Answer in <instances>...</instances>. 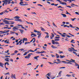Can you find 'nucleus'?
<instances>
[{
  "instance_id": "obj_1",
  "label": "nucleus",
  "mask_w": 79,
  "mask_h": 79,
  "mask_svg": "<svg viewBox=\"0 0 79 79\" xmlns=\"http://www.w3.org/2000/svg\"><path fill=\"white\" fill-rule=\"evenodd\" d=\"M71 48L72 49L70 48H69V49H68V51H69V52H72L73 51V53H74V54H76V52H77V50H75V49H74V48H73L71 47Z\"/></svg>"
},
{
  "instance_id": "obj_2",
  "label": "nucleus",
  "mask_w": 79,
  "mask_h": 79,
  "mask_svg": "<svg viewBox=\"0 0 79 79\" xmlns=\"http://www.w3.org/2000/svg\"><path fill=\"white\" fill-rule=\"evenodd\" d=\"M20 17H18V16H16L14 18H15V19H17V20H15L16 21H19V22H24V21H23L21 19H19Z\"/></svg>"
},
{
  "instance_id": "obj_3",
  "label": "nucleus",
  "mask_w": 79,
  "mask_h": 79,
  "mask_svg": "<svg viewBox=\"0 0 79 79\" xmlns=\"http://www.w3.org/2000/svg\"><path fill=\"white\" fill-rule=\"evenodd\" d=\"M19 27L18 26H15L12 28V29H13V31H16L17 30H19Z\"/></svg>"
},
{
  "instance_id": "obj_4",
  "label": "nucleus",
  "mask_w": 79,
  "mask_h": 79,
  "mask_svg": "<svg viewBox=\"0 0 79 79\" xmlns=\"http://www.w3.org/2000/svg\"><path fill=\"white\" fill-rule=\"evenodd\" d=\"M57 32L58 34H60V35H61V36H62V37H64L65 36H66V35H65L64 34H62L61 33H60V32H59V31H57Z\"/></svg>"
},
{
  "instance_id": "obj_5",
  "label": "nucleus",
  "mask_w": 79,
  "mask_h": 79,
  "mask_svg": "<svg viewBox=\"0 0 79 79\" xmlns=\"http://www.w3.org/2000/svg\"><path fill=\"white\" fill-rule=\"evenodd\" d=\"M61 73H62V71H60L58 73V75H59V76H57L56 77H58L59 76H60V77L61 76Z\"/></svg>"
},
{
  "instance_id": "obj_6",
  "label": "nucleus",
  "mask_w": 79,
  "mask_h": 79,
  "mask_svg": "<svg viewBox=\"0 0 79 79\" xmlns=\"http://www.w3.org/2000/svg\"><path fill=\"white\" fill-rule=\"evenodd\" d=\"M31 56V55H30V54H28L27 56H26L25 58H27V59H29V58H30V56Z\"/></svg>"
},
{
  "instance_id": "obj_7",
  "label": "nucleus",
  "mask_w": 79,
  "mask_h": 79,
  "mask_svg": "<svg viewBox=\"0 0 79 79\" xmlns=\"http://www.w3.org/2000/svg\"><path fill=\"white\" fill-rule=\"evenodd\" d=\"M33 40H34L33 41ZM33 41V43H35V38H33V39L30 41V42H32Z\"/></svg>"
},
{
  "instance_id": "obj_8",
  "label": "nucleus",
  "mask_w": 79,
  "mask_h": 79,
  "mask_svg": "<svg viewBox=\"0 0 79 79\" xmlns=\"http://www.w3.org/2000/svg\"><path fill=\"white\" fill-rule=\"evenodd\" d=\"M60 4H62V5H67V4H66V3L64 2H60Z\"/></svg>"
},
{
  "instance_id": "obj_9",
  "label": "nucleus",
  "mask_w": 79,
  "mask_h": 79,
  "mask_svg": "<svg viewBox=\"0 0 79 79\" xmlns=\"http://www.w3.org/2000/svg\"><path fill=\"white\" fill-rule=\"evenodd\" d=\"M39 56H35L34 57V58L35 60H36L37 61V60H38V58H39Z\"/></svg>"
},
{
  "instance_id": "obj_10",
  "label": "nucleus",
  "mask_w": 79,
  "mask_h": 79,
  "mask_svg": "<svg viewBox=\"0 0 79 79\" xmlns=\"http://www.w3.org/2000/svg\"><path fill=\"white\" fill-rule=\"evenodd\" d=\"M71 6H72V7H74V6H78L77 5H75L73 3L71 4Z\"/></svg>"
},
{
  "instance_id": "obj_11",
  "label": "nucleus",
  "mask_w": 79,
  "mask_h": 79,
  "mask_svg": "<svg viewBox=\"0 0 79 79\" xmlns=\"http://www.w3.org/2000/svg\"><path fill=\"white\" fill-rule=\"evenodd\" d=\"M19 31L20 32L21 34H23V32H24V30L21 29H19Z\"/></svg>"
},
{
  "instance_id": "obj_12",
  "label": "nucleus",
  "mask_w": 79,
  "mask_h": 79,
  "mask_svg": "<svg viewBox=\"0 0 79 79\" xmlns=\"http://www.w3.org/2000/svg\"><path fill=\"white\" fill-rule=\"evenodd\" d=\"M3 65H4V64H3L2 63H0V66H1V67L3 68Z\"/></svg>"
},
{
  "instance_id": "obj_13",
  "label": "nucleus",
  "mask_w": 79,
  "mask_h": 79,
  "mask_svg": "<svg viewBox=\"0 0 79 79\" xmlns=\"http://www.w3.org/2000/svg\"><path fill=\"white\" fill-rule=\"evenodd\" d=\"M62 63H65V64H72V63L70 62H68L66 61H63Z\"/></svg>"
},
{
  "instance_id": "obj_14",
  "label": "nucleus",
  "mask_w": 79,
  "mask_h": 79,
  "mask_svg": "<svg viewBox=\"0 0 79 79\" xmlns=\"http://www.w3.org/2000/svg\"><path fill=\"white\" fill-rule=\"evenodd\" d=\"M13 0H7V4H10V3H11V1H12Z\"/></svg>"
},
{
  "instance_id": "obj_15",
  "label": "nucleus",
  "mask_w": 79,
  "mask_h": 79,
  "mask_svg": "<svg viewBox=\"0 0 79 79\" xmlns=\"http://www.w3.org/2000/svg\"><path fill=\"white\" fill-rule=\"evenodd\" d=\"M52 36H50V39H53V37H54V36L55 35H54V34H53L52 33Z\"/></svg>"
},
{
  "instance_id": "obj_16",
  "label": "nucleus",
  "mask_w": 79,
  "mask_h": 79,
  "mask_svg": "<svg viewBox=\"0 0 79 79\" xmlns=\"http://www.w3.org/2000/svg\"><path fill=\"white\" fill-rule=\"evenodd\" d=\"M61 15L63 16L64 18H66V14H61Z\"/></svg>"
},
{
  "instance_id": "obj_17",
  "label": "nucleus",
  "mask_w": 79,
  "mask_h": 79,
  "mask_svg": "<svg viewBox=\"0 0 79 79\" xmlns=\"http://www.w3.org/2000/svg\"><path fill=\"white\" fill-rule=\"evenodd\" d=\"M26 23H27V24H31L32 26H33V23H29L28 22L26 21Z\"/></svg>"
},
{
  "instance_id": "obj_18",
  "label": "nucleus",
  "mask_w": 79,
  "mask_h": 79,
  "mask_svg": "<svg viewBox=\"0 0 79 79\" xmlns=\"http://www.w3.org/2000/svg\"><path fill=\"white\" fill-rule=\"evenodd\" d=\"M51 47H52V48H57V47H56L55 46H54L53 45L51 46Z\"/></svg>"
},
{
  "instance_id": "obj_19",
  "label": "nucleus",
  "mask_w": 79,
  "mask_h": 79,
  "mask_svg": "<svg viewBox=\"0 0 79 79\" xmlns=\"http://www.w3.org/2000/svg\"><path fill=\"white\" fill-rule=\"evenodd\" d=\"M60 58H64V57H65V56L63 55V56H61V55H60Z\"/></svg>"
},
{
  "instance_id": "obj_20",
  "label": "nucleus",
  "mask_w": 79,
  "mask_h": 79,
  "mask_svg": "<svg viewBox=\"0 0 79 79\" xmlns=\"http://www.w3.org/2000/svg\"><path fill=\"white\" fill-rule=\"evenodd\" d=\"M41 28V31H45V29H44V28L41 27H40Z\"/></svg>"
},
{
  "instance_id": "obj_21",
  "label": "nucleus",
  "mask_w": 79,
  "mask_h": 79,
  "mask_svg": "<svg viewBox=\"0 0 79 79\" xmlns=\"http://www.w3.org/2000/svg\"><path fill=\"white\" fill-rule=\"evenodd\" d=\"M32 35H34V37H36L37 36V35H35V34L33 33L31 35V36H32Z\"/></svg>"
},
{
  "instance_id": "obj_22",
  "label": "nucleus",
  "mask_w": 79,
  "mask_h": 79,
  "mask_svg": "<svg viewBox=\"0 0 79 79\" xmlns=\"http://www.w3.org/2000/svg\"><path fill=\"white\" fill-rule=\"evenodd\" d=\"M5 31V33H7L9 32H10V30H4Z\"/></svg>"
},
{
  "instance_id": "obj_23",
  "label": "nucleus",
  "mask_w": 79,
  "mask_h": 79,
  "mask_svg": "<svg viewBox=\"0 0 79 79\" xmlns=\"http://www.w3.org/2000/svg\"><path fill=\"white\" fill-rule=\"evenodd\" d=\"M57 60L58 62H62V63H63V61H60V60L59 59H57Z\"/></svg>"
},
{
  "instance_id": "obj_24",
  "label": "nucleus",
  "mask_w": 79,
  "mask_h": 79,
  "mask_svg": "<svg viewBox=\"0 0 79 79\" xmlns=\"http://www.w3.org/2000/svg\"><path fill=\"white\" fill-rule=\"evenodd\" d=\"M69 26L70 27H72L73 28H75V27H73V25H72L70 24L69 25Z\"/></svg>"
},
{
  "instance_id": "obj_25",
  "label": "nucleus",
  "mask_w": 79,
  "mask_h": 79,
  "mask_svg": "<svg viewBox=\"0 0 79 79\" xmlns=\"http://www.w3.org/2000/svg\"><path fill=\"white\" fill-rule=\"evenodd\" d=\"M6 64H7V65H10V64H9V63L7 62H6V63H5V65H6Z\"/></svg>"
},
{
  "instance_id": "obj_26",
  "label": "nucleus",
  "mask_w": 79,
  "mask_h": 79,
  "mask_svg": "<svg viewBox=\"0 0 79 79\" xmlns=\"http://www.w3.org/2000/svg\"><path fill=\"white\" fill-rule=\"evenodd\" d=\"M8 4V1L7 0H6V2L5 3V5H6Z\"/></svg>"
},
{
  "instance_id": "obj_27",
  "label": "nucleus",
  "mask_w": 79,
  "mask_h": 79,
  "mask_svg": "<svg viewBox=\"0 0 79 79\" xmlns=\"http://www.w3.org/2000/svg\"><path fill=\"white\" fill-rule=\"evenodd\" d=\"M53 63H56V64H59V63H61V62H53Z\"/></svg>"
},
{
  "instance_id": "obj_28",
  "label": "nucleus",
  "mask_w": 79,
  "mask_h": 79,
  "mask_svg": "<svg viewBox=\"0 0 79 79\" xmlns=\"http://www.w3.org/2000/svg\"><path fill=\"white\" fill-rule=\"evenodd\" d=\"M54 40H52V44H55V42L54 41Z\"/></svg>"
},
{
  "instance_id": "obj_29",
  "label": "nucleus",
  "mask_w": 79,
  "mask_h": 79,
  "mask_svg": "<svg viewBox=\"0 0 79 79\" xmlns=\"http://www.w3.org/2000/svg\"><path fill=\"white\" fill-rule=\"evenodd\" d=\"M23 39V40H24L25 41H27V38H24Z\"/></svg>"
},
{
  "instance_id": "obj_30",
  "label": "nucleus",
  "mask_w": 79,
  "mask_h": 79,
  "mask_svg": "<svg viewBox=\"0 0 79 79\" xmlns=\"http://www.w3.org/2000/svg\"><path fill=\"white\" fill-rule=\"evenodd\" d=\"M47 76H50V73H47V74L46 75V77H47Z\"/></svg>"
},
{
  "instance_id": "obj_31",
  "label": "nucleus",
  "mask_w": 79,
  "mask_h": 79,
  "mask_svg": "<svg viewBox=\"0 0 79 79\" xmlns=\"http://www.w3.org/2000/svg\"><path fill=\"white\" fill-rule=\"evenodd\" d=\"M3 13H4V11L0 13V15H3Z\"/></svg>"
},
{
  "instance_id": "obj_32",
  "label": "nucleus",
  "mask_w": 79,
  "mask_h": 79,
  "mask_svg": "<svg viewBox=\"0 0 79 79\" xmlns=\"http://www.w3.org/2000/svg\"><path fill=\"white\" fill-rule=\"evenodd\" d=\"M55 44H56L57 45H59V44H60V43L58 42H55Z\"/></svg>"
},
{
  "instance_id": "obj_33",
  "label": "nucleus",
  "mask_w": 79,
  "mask_h": 79,
  "mask_svg": "<svg viewBox=\"0 0 79 79\" xmlns=\"http://www.w3.org/2000/svg\"><path fill=\"white\" fill-rule=\"evenodd\" d=\"M27 52H25L23 54V56H25L26 55H27Z\"/></svg>"
},
{
  "instance_id": "obj_34",
  "label": "nucleus",
  "mask_w": 79,
  "mask_h": 79,
  "mask_svg": "<svg viewBox=\"0 0 79 79\" xmlns=\"http://www.w3.org/2000/svg\"><path fill=\"white\" fill-rule=\"evenodd\" d=\"M9 74V76H10V73H9V72L4 73L5 75H7V74Z\"/></svg>"
},
{
  "instance_id": "obj_35",
  "label": "nucleus",
  "mask_w": 79,
  "mask_h": 79,
  "mask_svg": "<svg viewBox=\"0 0 79 79\" xmlns=\"http://www.w3.org/2000/svg\"><path fill=\"white\" fill-rule=\"evenodd\" d=\"M23 3H24L23 2H21L19 3V5H22V4H23Z\"/></svg>"
},
{
  "instance_id": "obj_36",
  "label": "nucleus",
  "mask_w": 79,
  "mask_h": 79,
  "mask_svg": "<svg viewBox=\"0 0 79 79\" xmlns=\"http://www.w3.org/2000/svg\"><path fill=\"white\" fill-rule=\"evenodd\" d=\"M6 2V0H5V2L2 4V6H4V5H5V3Z\"/></svg>"
},
{
  "instance_id": "obj_37",
  "label": "nucleus",
  "mask_w": 79,
  "mask_h": 79,
  "mask_svg": "<svg viewBox=\"0 0 79 79\" xmlns=\"http://www.w3.org/2000/svg\"><path fill=\"white\" fill-rule=\"evenodd\" d=\"M60 40L59 39H56L54 40V41H59Z\"/></svg>"
},
{
  "instance_id": "obj_38",
  "label": "nucleus",
  "mask_w": 79,
  "mask_h": 79,
  "mask_svg": "<svg viewBox=\"0 0 79 79\" xmlns=\"http://www.w3.org/2000/svg\"><path fill=\"white\" fill-rule=\"evenodd\" d=\"M69 35H71V36H72V37H74V35L71 34L70 33H69Z\"/></svg>"
},
{
  "instance_id": "obj_39",
  "label": "nucleus",
  "mask_w": 79,
  "mask_h": 79,
  "mask_svg": "<svg viewBox=\"0 0 79 79\" xmlns=\"http://www.w3.org/2000/svg\"><path fill=\"white\" fill-rule=\"evenodd\" d=\"M53 25L54 26H55V27H57V26H56V25L55 24V23H54V22H53Z\"/></svg>"
},
{
  "instance_id": "obj_40",
  "label": "nucleus",
  "mask_w": 79,
  "mask_h": 79,
  "mask_svg": "<svg viewBox=\"0 0 79 79\" xmlns=\"http://www.w3.org/2000/svg\"><path fill=\"white\" fill-rule=\"evenodd\" d=\"M13 77L14 78V79H16V75H15V74H14V76Z\"/></svg>"
},
{
  "instance_id": "obj_41",
  "label": "nucleus",
  "mask_w": 79,
  "mask_h": 79,
  "mask_svg": "<svg viewBox=\"0 0 79 79\" xmlns=\"http://www.w3.org/2000/svg\"><path fill=\"white\" fill-rule=\"evenodd\" d=\"M65 6L67 7H68L69 8H71V7L69 6Z\"/></svg>"
},
{
  "instance_id": "obj_42",
  "label": "nucleus",
  "mask_w": 79,
  "mask_h": 79,
  "mask_svg": "<svg viewBox=\"0 0 79 79\" xmlns=\"http://www.w3.org/2000/svg\"><path fill=\"white\" fill-rule=\"evenodd\" d=\"M22 41H23V40L22 39H21L20 40V41H19L18 42V43H19H19H21V42H22Z\"/></svg>"
},
{
  "instance_id": "obj_43",
  "label": "nucleus",
  "mask_w": 79,
  "mask_h": 79,
  "mask_svg": "<svg viewBox=\"0 0 79 79\" xmlns=\"http://www.w3.org/2000/svg\"><path fill=\"white\" fill-rule=\"evenodd\" d=\"M4 23H9V22H8V20H6V21H3Z\"/></svg>"
},
{
  "instance_id": "obj_44",
  "label": "nucleus",
  "mask_w": 79,
  "mask_h": 79,
  "mask_svg": "<svg viewBox=\"0 0 79 79\" xmlns=\"http://www.w3.org/2000/svg\"><path fill=\"white\" fill-rule=\"evenodd\" d=\"M49 37V35H47L45 37V38L47 39V38H48Z\"/></svg>"
},
{
  "instance_id": "obj_45",
  "label": "nucleus",
  "mask_w": 79,
  "mask_h": 79,
  "mask_svg": "<svg viewBox=\"0 0 79 79\" xmlns=\"http://www.w3.org/2000/svg\"><path fill=\"white\" fill-rule=\"evenodd\" d=\"M6 53H8L9 52V50H7L6 51H5L4 52Z\"/></svg>"
},
{
  "instance_id": "obj_46",
  "label": "nucleus",
  "mask_w": 79,
  "mask_h": 79,
  "mask_svg": "<svg viewBox=\"0 0 79 79\" xmlns=\"http://www.w3.org/2000/svg\"><path fill=\"white\" fill-rule=\"evenodd\" d=\"M65 36H66V37H69H69H72L71 36L69 35H66Z\"/></svg>"
},
{
  "instance_id": "obj_47",
  "label": "nucleus",
  "mask_w": 79,
  "mask_h": 79,
  "mask_svg": "<svg viewBox=\"0 0 79 79\" xmlns=\"http://www.w3.org/2000/svg\"><path fill=\"white\" fill-rule=\"evenodd\" d=\"M29 52H34V51H33L31 49L29 50Z\"/></svg>"
},
{
  "instance_id": "obj_48",
  "label": "nucleus",
  "mask_w": 79,
  "mask_h": 79,
  "mask_svg": "<svg viewBox=\"0 0 79 79\" xmlns=\"http://www.w3.org/2000/svg\"><path fill=\"white\" fill-rule=\"evenodd\" d=\"M72 62H73V63H75V64H77V65H79V64L76 63V62H75V61H72Z\"/></svg>"
},
{
  "instance_id": "obj_49",
  "label": "nucleus",
  "mask_w": 79,
  "mask_h": 79,
  "mask_svg": "<svg viewBox=\"0 0 79 79\" xmlns=\"http://www.w3.org/2000/svg\"><path fill=\"white\" fill-rule=\"evenodd\" d=\"M18 26H21V27H23V25L20 24H17Z\"/></svg>"
},
{
  "instance_id": "obj_50",
  "label": "nucleus",
  "mask_w": 79,
  "mask_h": 79,
  "mask_svg": "<svg viewBox=\"0 0 79 79\" xmlns=\"http://www.w3.org/2000/svg\"><path fill=\"white\" fill-rule=\"evenodd\" d=\"M66 76H67V77H71V75H67Z\"/></svg>"
},
{
  "instance_id": "obj_51",
  "label": "nucleus",
  "mask_w": 79,
  "mask_h": 79,
  "mask_svg": "<svg viewBox=\"0 0 79 79\" xmlns=\"http://www.w3.org/2000/svg\"><path fill=\"white\" fill-rule=\"evenodd\" d=\"M60 37H59L56 36L55 37V39H60Z\"/></svg>"
},
{
  "instance_id": "obj_52",
  "label": "nucleus",
  "mask_w": 79,
  "mask_h": 79,
  "mask_svg": "<svg viewBox=\"0 0 79 79\" xmlns=\"http://www.w3.org/2000/svg\"><path fill=\"white\" fill-rule=\"evenodd\" d=\"M5 24H10V23L7 22V23H4Z\"/></svg>"
},
{
  "instance_id": "obj_53",
  "label": "nucleus",
  "mask_w": 79,
  "mask_h": 79,
  "mask_svg": "<svg viewBox=\"0 0 79 79\" xmlns=\"http://www.w3.org/2000/svg\"><path fill=\"white\" fill-rule=\"evenodd\" d=\"M75 13V14H76V15H79V13H78V12H76Z\"/></svg>"
},
{
  "instance_id": "obj_54",
  "label": "nucleus",
  "mask_w": 79,
  "mask_h": 79,
  "mask_svg": "<svg viewBox=\"0 0 79 79\" xmlns=\"http://www.w3.org/2000/svg\"><path fill=\"white\" fill-rule=\"evenodd\" d=\"M18 52L17 50H15L14 52L15 53H17V52Z\"/></svg>"
},
{
  "instance_id": "obj_55",
  "label": "nucleus",
  "mask_w": 79,
  "mask_h": 79,
  "mask_svg": "<svg viewBox=\"0 0 79 79\" xmlns=\"http://www.w3.org/2000/svg\"><path fill=\"white\" fill-rule=\"evenodd\" d=\"M44 33H45V34H47V35H49V34H48V33L47 32H45Z\"/></svg>"
},
{
  "instance_id": "obj_56",
  "label": "nucleus",
  "mask_w": 79,
  "mask_h": 79,
  "mask_svg": "<svg viewBox=\"0 0 79 79\" xmlns=\"http://www.w3.org/2000/svg\"><path fill=\"white\" fill-rule=\"evenodd\" d=\"M68 2H69L70 3H72V1L71 0H68Z\"/></svg>"
},
{
  "instance_id": "obj_57",
  "label": "nucleus",
  "mask_w": 79,
  "mask_h": 79,
  "mask_svg": "<svg viewBox=\"0 0 79 79\" xmlns=\"http://www.w3.org/2000/svg\"><path fill=\"white\" fill-rule=\"evenodd\" d=\"M21 5L22 6H26V4H21Z\"/></svg>"
},
{
  "instance_id": "obj_58",
  "label": "nucleus",
  "mask_w": 79,
  "mask_h": 79,
  "mask_svg": "<svg viewBox=\"0 0 79 79\" xmlns=\"http://www.w3.org/2000/svg\"><path fill=\"white\" fill-rule=\"evenodd\" d=\"M14 76V75H13V74H12V75L11 76V78H13Z\"/></svg>"
},
{
  "instance_id": "obj_59",
  "label": "nucleus",
  "mask_w": 79,
  "mask_h": 79,
  "mask_svg": "<svg viewBox=\"0 0 79 79\" xmlns=\"http://www.w3.org/2000/svg\"><path fill=\"white\" fill-rule=\"evenodd\" d=\"M56 56H57V57H56V58H59V56H58V55H57H57H56Z\"/></svg>"
},
{
  "instance_id": "obj_60",
  "label": "nucleus",
  "mask_w": 79,
  "mask_h": 79,
  "mask_svg": "<svg viewBox=\"0 0 79 79\" xmlns=\"http://www.w3.org/2000/svg\"><path fill=\"white\" fill-rule=\"evenodd\" d=\"M5 31H2V33H1L0 34H5Z\"/></svg>"
},
{
  "instance_id": "obj_61",
  "label": "nucleus",
  "mask_w": 79,
  "mask_h": 79,
  "mask_svg": "<svg viewBox=\"0 0 79 79\" xmlns=\"http://www.w3.org/2000/svg\"><path fill=\"white\" fill-rule=\"evenodd\" d=\"M71 19V20H72L73 21H74V20H75V19H76V18H75L73 19Z\"/></svg>"
},
{
  "instance_id": "obj_62",
  "label": "nucleus",
  "mask_w": 79,
  "mask_h": 79,
  "mask_svg": "<svg viewBox=\"0 0 79 79\" xmlns=\"http://www.w3.org/2000/svg\"><path fill=\"white\" fill-rule=\"evenodd\" d=\"M4 12H6V13H8L9 11H7V10H6L4 11Z\"/></svg>"
},
{
  "instance_id": "obj_63",
  "label": "nucleus",
  "mask_w": 79,
  "mask_h": 79,
  "mask_svg": "<svg viewBox=\"0 0 79 79\" xmlns=\"http://www.w3.org/2000/svg\"><path fill=\"white\" fill-rule=\"evenodd\" d=\"M35 52L36 53H38V54L40 53V52Z\"/></svg>"
},
{
  "instance_id": "obj_64",
  "label": "nucleus",
  "mask_w": 79,
  "mask_h": 79,
  "mask_svg": "<svg viewBox=\"0 0 79 79\" xmlns=\"http://www.w3.org/2000/svg\"><path fill=\"white\" fill-rule=\"evenodd\" d=\"M66 61H69V62H72V61H71V60H66Z\"/></svg>"
}]
</instances>
